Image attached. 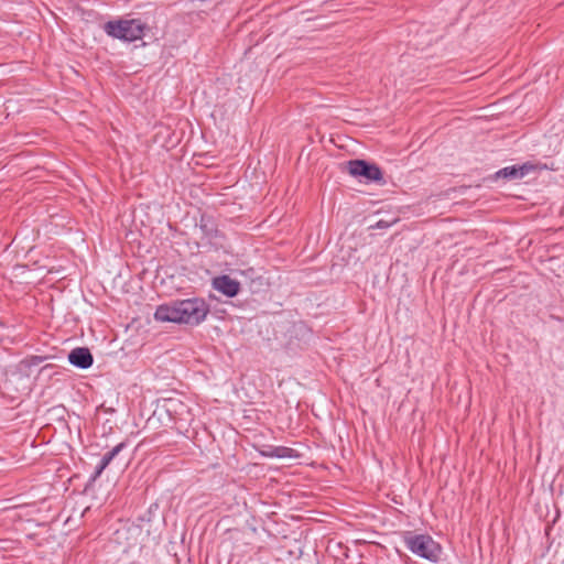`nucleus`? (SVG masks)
<instances>
[{
	"label": "nucleus",
	"instance_id": "3",
	"mask_svg": "<svg viewBox=\"0 0 564 564\" xmlns=\"http://www.w3.org/2000/svg\"><path fill=\"white\" fill-rule=\"evenodd\" d=\"M403 542L408 550L424 560L435 563L441 557V545L429 534H415L406 531L403 533Z\"/></svg>",
	"mask_w": 564,
	"mask_h": 564
},
{
	"label": "nucleus",
	"instance_id": "5",
	"mask_svg": "<svg viewBox=\"0 0 564 564\" xmlns=\"http://www.w3.org/2000/svg\"><path fill=\"white\" fill-rule=\"evenodd\" d=\"M213 288L228 297H234L240 292V283L229 275H219L213 279Z\"/></svg>",
	"mask_w": 564,
	"mask_h": 564
},
{
	"label": "nucleus",
	"instance_id": "6",
	"mask_svg": "<svg viewBox=\"0 0 564 564\" xmlns=\"http://www.w3.org/2000/svg\"><path fill=\"white\" fill-rule=\"evenodd\" d=\"M68 361L79 369H87L93 365L94 357L88 348L77 347L68 354Z\"/></svg>",
	"mask_w": 564,
	"mask_h": 564
},
{
	"label": "nucleus",
	"instance_id": "10",
	"mask_svg": "<svg viewBox=\"0 0 564 564\" xmlns=\"http://www.w3.org/2000/svg\"><path fill=\"white\" fill-rule=\"evenodd\" d=\"M199 228L204 236L208 239H216L219 237V230L217 229L214 219L209 216L203 215L199 220Z\"/></svg>",
	"mask_w": 564,
	"mask_h": 564
},
{
	"label": "nucleus",
	"instance_id": "1",
	"mask_svg": "<svg viewBox=\"0 0 564 564\" xmlns=\"http://www.w3.org/2000/svg\"><path fill=\"white\" fill-rule=\"evenodd\" d=\"M208 313L209 305L206 301L193 297L159 305L155 310L154 318L159 322L198 325L206 318Z\"/></svg>",
	"mask_w": 564,
	"mask_h": 564
},
{
	"label": "nucleus",
	"instance_id": "7",
	"mask_svg": "<svg viewBox=\"0 0 564 564\" xmlns=\"http://www.w3.org/2000/svg\"><path fill=\"white\" fill-rule=\"evenodd\" d=\"M533 169L530 164L507 166L496 172L497 178L520 180Z\"/></svg>",
	"mask_w": 564,
	"mask_h": 564
},
{
	"label": "nucleus",
	"instance_id": "9",
	"mask_svg": "<svg viewBox=\"0 0 564 564\" xmlns=\"http://www.w3.org/2000/svg\"><path fill=\"white\" fill-rule=\"evenodd\" d=\"M263 456L278 457V458H297L299 454L290 447L285 446H269L262 452Z\"/></svg>",
	"mask_w": 564,
	"mask_h": 564
},
{
	"label": "nucleus",
	"instance_id": "4",
	"mask_svg": "<svg viewBox=\"0 0 564 564\" xmlns=\"http://www.w3.org/2000/svg\"><path fill=\"white\" fill-rule=\"evenodd\" d=\"M347 170L350 175L364 178L366 182L384 183L380 167L365 160H350L347 162Z\"/></svg>",
	"mask_w": 564,
	"mask_h": 564
},
{
	"label": "nucleus",
	"instance_id": "2",
	"mask_svg": "<svg viewBox=\"0 0 564 564\" xmlns=\"http://www.w3.org/2000/svg\"><path fill=\"white\" fill-rule=\"evenodd\" d=\"M148 25L140 19H119L108 21L104 25L107 35L124 42H134L144 36Z\"/></svg>",
	"mask_w": 564,
	"mask_h": 564
},
{
	"label": "nucleus",
	"instance_id": "12",
	"mask_svg": "<svg viewBox=\"0 0 564 564\" xmlns=\"http://www.w3.org/2000/svg\"><path fill=\"white\" fill-rule=\"evenodd\" d=\"M397 223V219H393V220H378L375 225H371L369 227V229H388L390 228L393 224Z\"/></svg>",
	"mask_w": 564,
	"mask_h": 564
},
{
	"label": "nucleus",
	"instance_id": "11",
	"mask_svg": "<svg viewBox=\"0 0 564 564\" xmlns=\"http://www.w3.org/2000/svg\"><path fill=\"white\" fill-rule=\"evenodd\" d=\"M44 360V357H41V356H32L30 358H26L24 359L21 365H23L24 367H28V368H31V367H36L39 366L41 362H43Z\"/></svg>",
	"mask_w": 564,
	"mask_h": 564
},
{
	"label": "nucleus",
	"instance_id": "8",
	"mask_svg": "<svg viewBox=\"0 0 564 564\" xmlns=\"http://www.w3.org/2000/svg\"><path fill=\"white\" fill-rule=\"evenodd\" d=\"M127 444L124 442L119 443L116 445L112 449L107 452L102 458L100 459L99 464L96 466L95 473L91 476V480L95 481L97 478L100 477L102 471L109 466V464L113 460V458L123 449L126 448Z\"/></svg>",
	"mask_w": 564,
	"mask_h": 564
}]
</instances>
